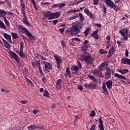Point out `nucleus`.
I'll return each mask as SVG.
<instances>
[{"mask_svg":"<svg viewBox=\"0 0 130 130\" xmlns=\"http://www.w3.org/2000/svg\"><path fill=\"white\" fill-rule=\"evenodd\" d=\"M95 26H96V27H99V28H101L102 27V25L100 23H94Z\"/></svg>","mask_w":130,"mask_h":130,"instance_id":"obj_60","label":"nucleus"},{"mask_svg":"<svg viewBox=\"0 0 130 130\" xmlns=\"http://www.w3.org/2000/svg\"><path fill=\"white\" fill-rule=\"evenodd\" d=\"M70 43L71 45H72V46H75V42H74V41H72V40L70 41Z\"/></svg>","mask_w":130,"mask_h":130,"instance_id":"obj_63","label":"nucleus"},{"mask_svg":"<svg viewBox=\"0 0 130 130\" xmlns=\"http://www.w3.org/2000/svg\"><path fill=\"white\" fill-rule=\"evenodd\" d=\"M102 88L103 89V93L105 95H108V94H109L108 90H107V88H106V84H105V83H103Z\"/></svg>","mask_w":130,"mask_h":130,"instance_id":"obj_21","label":"nucleus"},{"mask_svg":"<svg viewBox=\"0 0 130 130\" xmlns=\"http://www.w3.org/2000/svg\"><path fill=\"white\" fill-rule=\"evenodd\" d=\"M96 129V126L94 124H93L90 128V130H95Z\"/></svg>","mask_w":130,"mask_h":130,"instance_id":"obj_56","label":"nucleus"},{"mask_svg":"<svg viewBox=\"0 0 130 130\" xmlns=\"http://www.w3.org/2000/svg\"><path fill=\"white\" fill-rule=\"evenodd\" d=\"M71 40L72 41H81L80 39H79L78 38H73V39H71Z\"/></svg>","mask_w":130,"mask_h":130,"instance_id":"obj_55","label":"nucleus"},{"mask_svg":"<svg viewBox=\"0 0 130 130\" xmlns=\"http://www.w3.org/2000/svg\"><path fill=\"white\" fill-rule=\"evenodd\" d=\"M89 31H90V28H87L85 31L84 32L85 36H88V35H89Z\"/></svg>","mask_w":130,"mask_h":130,"instance_id":"obj_43","label":"nucleus"},{"mask_svg":"<svg viewBox=\"0 0 130 130\" xmlns=\"http://www.w3.org/2000/svg\"><path fill=\"white\" fill-rule=\"evenodd\" d=\"M58 7V4H55L53 6H52V9H56V8Z\"/></svg>","mask_w":130,"mask_h":130,"instance_id":"obj_62","label":"nucleus"},{"mask_svg":"<svg viewBox=\"0 0 130 130\" xmlns=\"http://www.w3.org/2000/svg\"><path fill=\"white\" fill-rule=\"evenodd\" d=\"M114 77L117 78L118 79H121L122 80H126V77L123 75L118 74L117 73L115 74Z\"/></svg>","mask_w":130,"mask_h":130,"instance_id":"obj_26","label":"nucleus"},{"mask_svg":"<svg viewBox=\"0 0 130 130\" xmlns=\"http://www.w3.org/2000/svg\"><path fill=\"white\" fill-rule=\"evenodd\" d=\"M0 28H2V29H7V26L5 25V23L0 20Z\"/></svg>","mask_w":130,"mask_h":130,"instance_id":"obj_36","label":"nucleus"},{"mask_svg":"<svg viewBox=\"0 0 130 130\" xmlns=\"http://www.w3.org/2000/svg\"><path fill=\"white\" fill-rule=\"evenodd\" d=\"M78 70L79 69V67L77 66L76 65H73L71 68V71H75V72H78Z\"/></svg>","mask_w":130,"mask_h":130,"instance_id":"obj_34","label":"nucleus"},{"mask_svg":"<svg viewBox=\"0 0 130 130\" xmlns=\"http://www.w3.org/2000/svg\"><path fill=\"white\" fill-rule=\"evenodd\" d=\"M90 36L95 39V40H98L99 39V36L98 35V30L93 31L92 34H90Z\"/></svg>","mask_w":130,"mask_h":130,"instance_id":"obj_13","label":"nucleus"},{"mask_svg":"<svg viewBox=\"0 0 130 130\" xmlns=\"http://www.w3.org/2000/svg\"><path fill=\"white\" fill-rule=\"evenodd\" d=\"M93 74L94 75H96V76H99L100 77H101L102 78H103V74H102V72H101V71H100V70H95L93 71Z\"/></svg>","mask_w":130,"mask_h":130,"instance_id":"obj_23","label":"nucleus"},{"mask_svg":"<svg viewBox=\"0 0 130 130\" xmlns=\"http://www.w3.org/2000/svg\"><path fill=\"white\" fill-rule=\"evenodd\" d=\"M20 6L22 8L21 10H26V8H25V4L22 3Z\"/></svg>","mask_w":130,"mask_h":130,"instance_id":"obj_58","label":"nucleus"},{"mask_svg":"<svg viewBox=\"0 0 130 130\" xmlns=\"http://www.w3.org/2000/svg\"><path fill=\"white\" fill-rule=\"evenodd\" d=\"M79 19L81 21H84V20H85V17H84V15H83L82 13H80L79 14Z\"/></svg>","mask_w":130,"mask_h":130,"instance_id":"obj_38","label":"nucleus"},{"mask_svg":"<svg viewBox=\"0 0 130 130\" xmlns=\"http://www.w3.org/2000/svg\"><path fill=\"white\" fill-rule=\"evenodd\" d=\"M23 22L24 24H25V25H27V26H31L30 22H29L28 21V18H27V16H23Z\"/></svg>","mask_w":130,"mask_h":130,"instance_id":"obj_22","label":"nucleus"},{"mask_svg":"<svg viewBox=\"0 0 130 130\" xmlns=\"http://www.w3.org/2000/svg\"><path fill=\"white\" fill-rule=\"evenodd\" d=\"M105 4L107 6V7L113 9V10L115 12H117V11H118V10H117V6H116V4H115L112 0H105Z\"/></svg>","mask_w":130,"mask_h":130,"instance_id":"obj_3","label":"nucleus"},{"mask_svg":"<svg viewBox=\"0 0 130 130\" xmlns=\"http://www.w3.org/2000/svg\"><path fill=\"white\" fill-rule=\"evenodd\" d=\"M42 63L44 64V68L45 71H48L50 70V71H52V64L50 63L49 62H46L45 61H42Z\"/></svg>","mask_w":130,"mask_h":130,"instance_id":"obj_7","label":"nucleus"},{"mask_svg":"<svg viewBox=\"0 0 130 130\" xmlns=\"http://www.w3.org/2000/svg\"><path fill=\"white\" fill-rule=\"evenodd\" d=\"M24 49V43L23 42H21L20 45V51H23Z\"/></svg>","mask_w":130,"mask_h":130,"instance_id":"obj_42","label":"nucleus"},{"mask_svg":"<svg viewBox=\"0 0 130 130\" xmlns=\"http://www.w3.org/2000/svg\"><path fill=\"white\" fill-rule=\"evenodd\" d=\"M107 67H108V62L105 61L101 63L99 66V69L100 71H104V70L107 69Z\"/></svg>","mask_w":130,"mask_h":130,"instance_id":"obj_10","label":"nucleus"},{"mask_svg":"<svg viewBox=\"0 0 130 130\" xmlns=\"http://www.w3.org/2000/svg\"><path fill=\"white\" fill-rule=\"evenodd\" d=\"M78 17H79V16H78V15H72L71 17H69L68 18V20L69 21H72V20H75V19H77V18H78Z\"/></svg>","mask_w":130,"mask_h":130,"instance_id":"obj_35","label":"nucleus"},{"mask_svg":"<svg viewBox=\"0 0 130 130\" xmlns=\"http://www.w3.org/2000/svg\"><path fill=\"white\" fill-rule=\"evenodd\" d=\"M65 6H66V4L64 3L58 4V8H59V9H61V8Z\"/></svg>","mask_w":130,"mask_h":130,"instance_id":"obj_46","label":"nucleus"},{"mask_svg":"<svg viewBox=\"0 0 130 130\" xmlns=\"http://www.w3.org/2000/svg\"><path fill=\"white\" fill-rule=\"evenodd\" d=\"M93 5H94V6H97V5L99 4V0H93Z\"/></svg>","mask_w":130,"mask_h":130,"instance_id":"obj_51","label":"nucleus"},{"mask_svg":"<svg viewBox=\"0 0 130 130\" xmlns=\"http://www.w3.org/2000/svg\"><path fill=\"white\" fill-rule=\"evenodd\" d=\"M66 77H69L71 78V72L70 71V68L67 67L66 68V73L65 74Z\"/></svg>","mask_w":130,"mask_h":130,"instance_id":"obj_31","label":"nucleus"},{"mask_svg":"<svg viewBox=\"0 0 130 130\" xmlns=\"http://www.w3.org/2000/svg\"><path fill=\"white\" fill-rule=\"evenodd\" d=\"M51 12L50 11H47L44 12V16L46 18H48V20H51Z\"/></svg>","mask_w":130,"mask_h":130,"instance_id":"obj_20","label":"nucleus"},{"mask_svg":"<svg viewBox=\"0 0 130 130\" xmlns=\"http://www.w3.org/2000/svg\"><path fill=\"white\" fill-rule=\"evenodd\" d=\"M18 29L19 30H21L22 32H24L25 35H26V36H28V37H32V34L26 27H24L22 25H20L18 26Z\"/></svg>","mask_w":130,"mask_h":130,"instance_id":"obj_6","label":"nucleus"},{"mask_svg":"<svg viewBox=\"0 0 130 130\" xmlns=\"http://www.w3.org/2000/svg\"><path fill=\"white\" fill-rule=\"evenodd\" d=\"M77 89H78V90H80V91H82V90H83V86H82L81 85H80L78 86Z\"/></svg>","mask_w":130,"mask_h":130,"instance_id":"obj_61","label":"nucleus"},{"mask_svg":"<svg viewBox=\"0 0 130 130\" xmlns=\"http://www.w3.org/2000/svg\"><path fill=\"white\" fill-rule=\"evenodd\" d=\"M61 44L62 46V48H64V47H66L67 46V45H66V42H64V41H61Z\"/></svg>","mask_w":130,"mask_h":130,"instance_id":"obj_52","label":"nucleus"},{"mask_svg":"<svg viewBox=\"0 0 130 130\" xmlns=\"http://www.w3.org/2000/svg\"><path fill=\"white\" fill-rule=\"evenodd\" d=\"M7 15V12L5 10H0V17L5 18Z\"/></svg>","mask_w":130,"mask_h":130,"instance_id":"obj_27","label":"nucleus"},{"mask_svg":"<svg viewBox=\"0 0 130 130\" xmlns=\"http://www.w3.org/2000/svg\"><path fill=\"white\" fill-rule=\"evenodd\" d=\"M16 53H17L21 58L25 57V53H23V51H16Z\"/></svg>","mask_w":130,"mask_h":130,"instance_id":"obj_30","label":"nucleus"},{"mask_svg":"<svg viewBox=\"0 0 130 130\" xmlns=\"http://www.w3.org/2000/svg\"><path fill=\"white\" fill-rule=\"evenodd\" d=\"M26 9H21V14L23 15V17L26 16V12H25Z\"/></svg>","mask_w":130,"mask_h":130,"instance_id":"obj_50","label":"nucleus"},{"mask_svg":"<svg viewBox=\"0 0 130 130\" xmlns=\"http://www.w3.org/2000/svg\"><path fill=\"white\" fill-rule=\"evenodd\" d=\"M115 51V49H114V47H113V46L111 47L108 52V58H110V57L112 56Z\"/></svg>","mask_w":130,"mask_h":130,"instance_id":"obj_19","label":"nucleus"},{"mask_svg":"<svg viewBox=\"0 0 130 130\" xmlns=\"http://www.w3.org/2000/svg\"><path fill=\"white\" fill-rule=\"evenodd\" d=\"M11 35L12 36L13 39H17V38H18V37H19L18 35L14 32H12Z\"/></svg>","mask_w":130,"mask_h":130,"instance_id":"obj_37","label":"nucleus"},{"mask_svg":"<svg viewBox=\"0 0 130 130\" xmlns=\"http://www.w3.org/2000/svg\"><path fill=\"white\" fill-rule=\"evenodd\" d=\"M2 40L4 43L5 44L4 45V46H5L6 48H10V45L9 44V43H8V42L6 41L5 39H4L3 38H2Z\"/></svg>","mask_w":130,"mask_h":130,"instance_id":"obj_33","label":"nucleus"},{"mask_svg":"<svg viewBox=\"0 0 130 130\" xmlns=\"http://www.w3.org/2000/svg\"><path fill=\"white\" fill-rule=\"evenodd\" d=\"M53 54H54L53 56L56 61V67L57 68V69H60V65L61 64V62H62V60L61 59V58L58 55L54 54V53H53Z\"/></svg>","mask_w":130,"mask_h":130,"instance_id":"obj_4","label":"nucleus"},{"mask_svg":"<svg viewBox=\"0 0 130 130\" xmlns=\"http://www.w3.org/2000/svg\"><path fill=\"white\" fill-rule=\"evenodd\" d=\"M119 32L121 35L122 37H123V39L124 40L126 41L127 40V39H128V31L127 30V29H126V28L122 29L120 30Z\"/></svg>","mask_w":130,"mask_h":130,"instance_id":"obj_5","label":"nucleus"},{"mask_svg":"<svg viewBox=\"0 0 130 130\" xmlns=\"http://www.w3.org/2000/svg\"><path fill=\"white\" fill-rule=\"evenodd\" d=\"M88 78H89V79H90V80H92V81L93 82H96V78H95V77L92 75H89L88 76Z\"/></svg>","mask_w":130,"mask_h":130,"instance_id":"obj_48","label":"nucleus"},{"mask_svg":"<svg viewBox=\"0 0 130 130\" xmlns=\"http://www.w3.org/2000/svg\"><path fill=\"white\" fill-rule=\"evenodd\" d=\"M106 43V48L108 49V48H109L110 46H111V43H110V41H107Z\"/></svg>","mask_w":130,"mask_h":130,"instance_id":"obj_44","label":"nucleus"},{"mask_svg":"<svg viewBox=\"0 0 130 130\" xmlns=\"http://www.w3.org/2000/svg\"><path fill=\"white\" fill-rule=\"evenodd\" d=\"M1 91L3 92V93H9V90L4 88H2Z\"/></svg>","mask_w":130,"mask_h":130,"instance_id":"obj_54","label":"nucleus"},{"mask_svg":"<svg viewBox=\"0 0 130 130\" xmlns=\"http://www.w3.org/2000/svg\"><path fill=\"white\" fill-rule=\"evenodd\" d=\"M112 84H113V82L111 80L106 82V85L109 90L112 89Z\"/></svg>","mask_w":130,"mask_h":130,"instance_id":"obj_17","label":"nucleus"},{"mask_svg":"<svg viewBox=\"0 0 130 130\" xmlns=\"http://www.w3.org/2000/svg\"><path fill=\"white\" fill-rule=\"evenodd\" d=\"M89 115L90 116H91V117H94L96 116V112L94 110H92L91 111Z\"/></svg>","mask_w":130,"mask_h":130,"instance_id":"obj_40","label":"nucleus"},{"mask_svg":"<svg viewBox=\"0 0 130 130\" xmlns=\"http://www.w3.org/2000/svg\"><path fill=\"white\" fill-rule=\"evenodd\" d=\"M4 20L6 26H7V27H10V22L8 21L7 18L4 17Z\"/></svg>","mask_w":130,"mask_h":130,"instance_id":"obj_39","label":"nucleus"},{"mask_svg":"<svg viewBox=\"0 0 130 130\" xmlns=\"http://www.w3.org/2000/svg\"><path fill=\"white\" fill-rule=\"evenodd\" d=\"M5 3L7 4V6H8V7H11V6H12V5L11 4V2L9 0H6L5 1Z\"/></svg>","mask_w":130,"mask_h":130,"instance_id":"obj_53","label":"nucleus"},{"mask_svg":"<svg viewBox=\"0 0 130 130\" xmlns=\"http://www.w3.org/2000/svg\"><path fill=\"white\" fill-rule=\"evenodd\" d=\"M9 53L10 56H11L12 58H14V60L17 61V62H19V61H20V57H19V56H18L16 53L12 51H10Z\"/></svg>","mask_w":130,"mask_h":130,"instance_id":"obj_8","label":"nucleus"},{"mask_svg":"<svg viewBox=\"0 0 130 130\" xmlns=\"http://www.w3.org/2000/svg\"><path fill=\"white\" fill-rule=\"evenodd\" d=\"M81 59L82 61L86 62L87 64H92L94 58L91 56V54L88 52H85L81 55Z\"/></svg>","mask_w":130,"mask_h":130,"instance_id":"obj_2","label":"nucleus"},{"mask_svg":"<svg viewBox=\"0 0 130 130\" xmlns=\"http://www.w3.org/2000/svg\"><path fill=\"white\" fill-rule=\"evenodd\" d=\"M84 13H86V15L90 17V18H91V19H92V18H93L94 17V15H93V13H92V12H91V11H90V10H89V9L87 8H85L84 9Z\"/></svg>","mask_w":130,"mask_h":130,"instance_id":"obj_15","label":"nucleus"},{"mask_svg":"<svg viewBox=\"0 0 130 130\" xmlns=\"http://www.w3.org/2000/svg\"><path fill=\"white\" fill-rule=\"evenodd\" d=\"M99 121L100 122V126H99V129L100 130H104V126L103 125V121H102V118L99 119Z\"/></svg>","mask_w":130,"mask_h":130,"instance_id":"obj_29","label":"nucleus"},{"mask_svg":"<svg viewBox=\"0 0 130 130\" xmlns=\"http://www.w3.org/2000/svg\"><path fill=\"white\" fill-rule=\"evenodd\" d=\"M105 75L106 79H110L111 78V72H106Z\"/></svg>","mask_w":130,"mask_h":130,"instance_id":"obj_32","label":"nucleus"},{"mask_svg":"<svg viewBox=\"0 0 130 130\" xmlns=\"http://www.w3.org/2000/svg\"><path fill=\"white\" fill-rule=\"evenodd\" d=\"M4 37L7 40V41L9 42L10 43H12V37L10 35H8V34L4 33Z\"/></svg>","mask_w":130,"mask_h":130,"instance_id":"obj_18","label":"nucleus"},{"mask_svg":"<svg viewBox=\"0 0 130 130\" xmlns=\"http://www.w3.org/2000/svg\"><path fill=\"white\" fill-rule=\"evenodd\" d=\"M59 16H60V13L59 12H56L53 13H52L50 19L51 20L52 19H57Z\"/></svg>","mask_w":130,"mask_h":130,"instance_id":"obj_14","label":"nucleus"},{"mask_svg":"<svg viewBox=\"0 0 130 130\" xmlns=\"http://www.w3.org/2000/svg\"><path fill=\"white\" fill-rule=\"evenodd\" d=\"M77 63H78V68L79 69V70H81V68H82V64H81V62L78 61L77 62Z\"/></svg>","mask_w":130,"mask_h":130,"instance_id":"obj_57","label":"nucleus"},{"mask_svg":"<svg viewBox=\"0 0 130 130\" xmlns=\"http://www.w3.org/2000/svg\"><path fill=\"white\" fill-rule=\"evenodd\" d=\"M106 72H112V70H111L109 67H107V68H106Z\"/></svg>","mask_w":130,"mask_h":130,"instance_id":"obj_64","label":"nucleus"},{"mask_svg":"<svg viewBox=\"0 0 130 130\" xmlns=\"http://www.w3.org/2000/svg\"><path fill=\"white\" fill-rule=\"evenodd\" d=\"M28 130L38 129V127L36 124H31L27 127Z\"/></svg>","mask_w":130,"mask_h":130,"instance_id":"obj_28","label":"nucleus"},{"mask_svg":"<svg viewBox=\"0 0 130 130\" xmlns=\"http://www.w3.org/2000/svg\"><path fill=\"white\" fill-rule=\"evenodd\" d=\"M72 25V27L67 30V32L70 34V35H73V34H75V33L79 34V33L81 32V29L83 28L82 23L79 21L73 22Z\"/></svg>","mask_w":130,"mask_h":130,"instance_id":"obj_1","label":"nucleus"},{"mask_svg":"<svg viewBox=\"0 0 130 130\" xmlns=\"http://www.w3.org/2000/svg\"><path fill=\"white\" fill-rule=\"evenodd\" d=\"M107 51H105L103 49H101L100 50V53L101 54H107Z\"/></svg>","mask_w":130,"mask_h":130,"instance_id":"obj_41","label":"nucleus"},{"mask_svg":"<svg viewBox=\"0 0 130 130\" xmlns=\"http://www.w3.org/2000/svg\"><path fill=\"white\" fill-rule=\"evenodd\" d=\"M52 23L54 25H56V24L58 23V20L57 19H55L52 21Z\"/></svg>","mask_w":130,"mask_h":130,"instance_id":"obj_59","label":"nucleus"},{"mask_svg":"<svg viewBox=\"0 0 130 130\" xmlns=\"http://www.w3.org/2000/svg\"><path fill=\"white\" fill-rule=\"evenodd\" d=\"M121 63L123 64H128L130 66V59L126 58L121 59Z\"/></svg>","mask_w":130,"mask_h":130,"instance_id":"obj_16","label":"nucleus"},{"mask_svg":"<svg viewBox=\"0 0 130 130\" xmlns=\"http://www.w3.org/2000/svg\"><path fill=\"white\" fill-rule=\"evenodd\" d=\"M81 50L82 51L85 52L87 51L88 49H89V45H82V46L81 47Z\"/></svg>","mask_w":130,"mask_h":130,"instance_id":"obj_25","label":"nucleus"},{"mask_svg":"<svg viewBox=\"0 0 130 130\" xmlns=\"http://www.w3.org/2000/svg\"><path fill=\"white\" fill-rule=\"evenodd\" d=\"M118 72L122 75H124L125 74H127L128 72V70L126 69H119Z\"/></svg>","mask_w":130,"mask_h":130,"instance_id":"obj_24","label":"nucleus"},{"mask_svg":"<svg viewBox=\"0 0 130 130\" xmlns=\"http://www.w3.org/2000/svg\"><path fill=\"white\" fill-rule=\"evenodd\" d=\"M39 71L40 74H41V75L42 76H44V73H43V71H42V69H41V66H40L39 68Z\"/></svg>","mask_w":130,"mask_h":130,"instance_id":"obj_49","label":"nucleus"},{"mask_svg":"<svg viewBox=\"0 0 130 130\" xmlns=\"http://www.w3.org/2000/svg\"><path fill=\"white\" fill-rule=\"evenodd\" d=\"M31 65L34 69H37V68H39L40 66V60H36L31 62Z\"/></svg>","mask_w":130,"mask_h":130,"instance_id":"obj_12","label":"nucleus"},{"mask_svg":"<svg viewBox=\"0 0 130 130\" xmlns=\"http://www.w3.org/2000/svg\"><path fill=\"white\" fill-rule=\"evenodd\" d=\"M51 3L48 2H42L41 3V5L42 6H49L51 5Z\"/></svg>","mask_w":130,"mask_h":130,"instance_id":"obj_47","label":"nucleus"},{"mask_svg":"<svg viewBox=\"0 0 130 130\" xmlns=\"http://www.w3.org/2000/svg\"><path fill=\"white\" fill-rule=\"evenodd\" d=\"M63 81L61 79H58L56 81V90H57L58 91L60 90V89L61 88V84H63Z\"/></svg>","mask_w":130,"mask_h":130,"instance_id":"obj_9","label":"nucleus"},{"mask_svg":"<svg viewBox=\"0 0 130 130\" xmlns=\"http://www.w3.org/2000/svg\"><path fill=\"white\" fill-rule=\"evenodd\" d=\"M43 96H45V97H49V93H48V91L47 90H45L44 91Z\"/></svg>","mask_w":130,"mask_h":130,"instance_id":"obj_45","label":"nucleus"},{"mask_svg":"<svg viewBox=\"0 0 130 130\" xmlns=\"http://www.w3.org/2000/svg\"><path fill=\"white\" fill-rule=\"evenodd\" d=\"M85 88L90 89V90H95L96 89V83H90L89 84H84Z\"/></svg>","mask_w":130,"mask_h":130,"instance_id":"obj_11","label":"nucleus"}]
</instances>
